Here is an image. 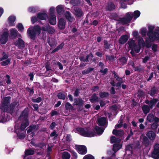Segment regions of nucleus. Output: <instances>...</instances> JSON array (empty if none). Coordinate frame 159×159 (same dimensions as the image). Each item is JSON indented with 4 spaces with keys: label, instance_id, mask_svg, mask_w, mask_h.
Masks as SVG:
<instances>
[{
    "label": "nucleus",
    "instance_id": "obj_1",
    "mask_svg": "<svg viewBox=\"0 0 159 159\" xmlns=\"http://www.w3.org/2000/svg\"><path fill=\"white\" fill-rule=\"evenodd\" d=\"M148 31L147 35L150 41L152 42L159 40V27H155L154 25H148Z\"/></svg>",
    "mask_w": 159,
    "mask_h": 159
},
{
    "label": "nucleus",
    "instance_id": "obj_2",
    "mask_svg": "<svg viewBox=\"0 0 159 159\" xmlns=\"http://www.w3.org/2000/svg\"><path fill=\"white\" fill-rule=\"evenodd\" d=\"M140 14V12L138 10L135 11L134 14L130 12L127 13L125 17L121 18H120L118 20L119 23L123 24H126L130 23L132 18L135 20L139 17Z\"/></svg>",
    "mask_w": 159,
    "mask_h": 159
},
{
    "label": "nucleus",
    "instance_id": "obj_3",
    "mask_svg": "<svg viewBox=\"0 0 159 159\" xmlns=\"http://www.w3.org/2000/svg\"><path fill=\"white\" fill-rule=\"evenodd\" d=\"M77 131L82 136L91 137L94 136L96 133L93 129H91L89 127L78 128L76 129Z\"/></svg>",
    "mask_w": 159,
    "mask_h": 159
},
{
    "label": "nucleus",
    "instance_id": "obj_4",
    "mask_svg": "<svg viewBox=\"0 0 159 159\" xmlns=\"http://www.w3.org/2000/svg\"><path fill=\"white\" fill-rule=\"evenodd\" d=\"M138 39V44H135L134 40H131L128 41L129 47L130 48H134V50L136 53L139 52L141 47L144 46L145 42L143 39L140 37Z\"/></svg>",
    "mask_w": 159,
    "mask_h": 159
},
{
    "label": "nucleus",
    "instance_id": "obj_5",
    "mask_svg": "<svg viewBox=\"0 0 159 159\" xmlns=\"http://www.w3.org/2000/svg\"><path fill=\"white\" fill-rule=\"evenodd\" d=\"M41 29L38 25L30 27L27 30L28 34L30 37L34 39L37 35H38L41 32Z\"/></svg>",
    "mask_w": 159,
    "mask_h": 159
},
{
    "label": "nucleus",
    "instance_id": "obj_6",
    "mask_svg": "<svg viewBox=\"0 0 159 159\" xmlns=\"http://www.w3.org/2000/svg\"><path fill=\"white\" fill-rule=\"evenodd\" d=\"M11 97L10 96L5 97L0 104V109L3 112H5L8 109V106L11 102Z\"/></svg>",
    "mask_w": 159,
    "mask_h": 159
},
{
    "label": "nucleus",
    "instance_id": "obj_7",
    "mask_svg": "<svg viewBox=\"0 0 159 159\" xmlns=\"http://www.w3.org/2000/svg\"><path fill=\"white\" fill-rule=\"evenodd\" d=\"M84 103V101L82 98H75L73 105L78 106V110L80 111L83 110V108H82V107L83 106Z\"/></svg>",
    "mask_w": 159,
    "mask_h": 159
},
{
    "label": "nucleus",
    "instance_id": "obj_8",
    "mask_svg": "<svg viewBox=\"0 0 159 159\" xmlns=\"http://www.w3.org/2000/svg\"><path fill=\"white\" fill-rule=\"evenodd\" d=\"M152 157L155 159H159V144H155L154 150L151 154Z\"/></svg>",
    "mask_w": 159,
    "mask_h": 159
},
{
    "label": "nucleus",
    "instance_id": "obj_9",
    "mask_svg": "<svg viewBox=\"0 0 159 159\" xmlns=\"http://www.w3.org/2000/svg\"><path fill=\"white\" fill-rule=\"evenodd\" d=\"M75 147L78 152L80 154L84 155L87 152V148L85 145H76Z\"/></svg>",
    "mask_w": 159,
    "mask_h": 159
},
{
    "label": "nucleus",
    "instance_id": "obj_10",
    "mask_svg": "<svg viewBox=\"0 0 159 159\" xmlns=\"http://www.w3.org/2000/svg\"><path fill=\"white\" fill-rule=\"evenodd\" d=\"M4 32L0 38L1 42L2 44L6 43L7 40L8 36V31L7 29H5L3 30Z\"/></svg>",
    "mask_w": 159,
    "mask_h": 159
},
{
    "label": "nucleus",
    "instance_id": "obj_11",
    "mask_svg": "<svg viewBox=\"0 0 159 159\" xmlns=\"http://www.w3.org/2000/svg\"><path fill=\"white\" fill-rule=\"evenodd\" d=\"M19 104L18 102L16 101H14L12 102L10 105L9 107L8 106V109L7 111H6L7 113L12 114L14 113V109L16 106H19Z\"/></svg>",
    "mask_w": 159,
    "mask_h": 159
},
{
    "label": "nucleus",
    "instance_id": "obj_12",
    "mask_svg": "<svg viewBox=\"0 0 159 159\" xmlns=\"http://www.w3.org/2000/svg\"><path fill=\"white\" fill-rule=\"evenodd\" d=\"M28 109L27 107H26L22 112L20 116L19 117V119L20 120H21L23 119H28Z\"/></svg>",
    "mask_w": 159,
    "mask_h": 159
},
{
    "label": "nucleus",
    "instance_id": "obj_13",
    "mask_svg": "<svg viewBox=\"0 0 159 159\" xmlns=\"http://www.w3.org/2000/svg\"><path fill=\"white\" fill-rule=\"evenodd\" d=\"M73 12L77 17H80L84 15L81 9L78 7H73Z\"/></svg>",
    "mask_w": 159,
    "mask_h": 159
},
{
    "label": "nucleus",
    "instance_id": "obj_14",
    "mask_svg": "<svg viewBox=\"0 0 159 159\" xmlns=\"http://www.w3.org/2000/svg\"><path fill=\"white\" fill-rule=\"evenodd\" d=\"M107 123V119L104 117H102L98 120L97 124L100 126H104Z\"/></svg>",
    "mask_w": 159,
    "mask_h": 159
},
{
    "label": "nucleus",
    "instance_id": "obj_15",
    "mask_svg": "<svg viewBox=\"0 0 159 159\" xmlns=\"http://www.w3.org/2000/svg\"><path fill=\"white\" fill-rule=\"evenodd\" d=\"M66 24V20L63 18L60 19L58 22V26L59 29L63 30L65 27Z\"/></svg>",
    "mask_w": 159,
    "mask_h": 159
},
{
    "label": "nucleus",
    "instance_id": "obj_16",
    "mask_svg": "<svg viewBox=\"0 0 159 159\" xmlns=\"http://www.w3.org/2000/svg\"><path fill=\"white\" fill-rule=\"evenodd\" d=\"M41 30L43 31H48V33L51 34H52L55 31L54 28L50 27L48 25L46 26L42 27Z\"/></svg>",
    "mask_w": 159,
    "mask_h": 159
},
{
    "label": "nucleus",
    "instance_id": "obj_17",
    "mask_svg": "<svg viewBox=\"0 0 159 159\" xmlns=\"http://www.w3.org/2000/svg\"><path fill=\"white\" fill-rule=\"evenodd\" d=\"M112 134L116 136H118L119 137H121L124 134V131L122 129L117 130L114 129L113 130Z\"/></svg>",
    "mask_w": 159,
    "mask_h": 159
},
{
    "label": "nucleus",
    "instance_id": "obj_18",
    "mask_svg": "<svg viewBox=\"0 0 159 159\" xmlns=\"http://www.w3.org/2000/svg\"><path fill=\"white\" fill-rule=\"evenodd\" d=\"M89 101L92 103L98 102L99 100V98L97 96L95 93L92 94L91 98H89Z\"/></svg>",
    "mask_w": 159,
    "mask_h": 159
},
{
    "label": "nucleus",
    "instance_id": "obj_19",
    "mask_svg": "<svg viewBox=\"0 0 159 159\" xmlns=\"http://www.w3.org/2000/svg\"><path fill=\"white\" fill-rule=\"evenodd\" d=\"M15 45L17 46L19 48H21L24 46V42L23 40L20 38H19L17 41L15 42Z\"/></svg>",
    "mask_w": 159,
    "mask_h": 159
},
{
    "label": "nucleus",
    "instance_id": "obj_20",
    "mask_svg": "<svg viewBox=\"0 0 159 159\" xmlns=\"http://www.w3.org/2000/svg\"><path fill=\"white\" fill-rule=\"evenodd\" d=\"M128 37L126 35H124L121 36L119 40V42L121 44H124L127 41Z\"/></svg>",
    "mask_w": 159,
    "mask_h": 159
},
{
    "label": "nucleus",
    "instance_id": "obj_21",
    "mask_svg": "<svg viewBox=\"0 0 159 159\" xmlns=\"http://www.w3.org/2000/svg\"><path fill=\"white\" fill-rule=\"evenodd\" d=\"M146 135L150 140H153L155 139L156 134L153 131H150L148 132Z\"/></svg>",
    "mask_w": 159,
    "mask_h": 159
},
{
    "label": "nucleus",
    "instance_id": "obj_22",
    "mask_svg": "<svg viewBox=\"0 0 159 159\" xmlns=\"http://www.w3.org/2000/svg\"><path fill=\"white\" fill-rule=\"evenodd\" d=\"M49 20V23L52 25H54L56 24V18L55 15L50 16Z\"/></svg>",
    "mask_w": 159,
    "mask_h": 159
},
{
    "label": "nucleus",
    "instance_id": "obj_23",
    "mask_svg": "<svg viewBox=\"0 0 159 159\" xmlns=\"http://www.w3.org/2000/svg\"><path fill=\"white\" fill-rule=\"evenodd\" d=\"M34 150L31 148H28L25 149V156L26 157L29 155H32L34 154Z\"/></svg>",
    "mask_w": 159,
    "mask_h": 159
},
{
    "label": "nucleus",
    "instance_id": "obj_24",
    "mask_svg": "<svg viewBox=\"0 0 159 159\" xmlns=\"http://www.w3.org/2000/svg\"><path fill=\"white\" fill-rule=\"evenodd\" d=\"M142 143L145 147H148L150 144V141L148 138L144 136L142 139Z\"/></svg>",
    "mask_w": 159,
    "mask_h": 159
},
{
    "label": "nucleus",
    "instance_id": "obj_25",
    "mask_svg": "<svg viewBox=\"0 0 159 159\" xmlns=\"http://www.w3.org/2000/svg\"><path fill=\"white\" fill-rule=\"evenodd\" d=\"M66 19L70 22H72L74 20V18L71 16V14L69 12L66 11L65 13Z\"/></svg>",
    "mask_w": 159,
    "mask_h": 159
},
{
    "label": "nucleus",
    "instance_id": "obj_26",
    "mask_svg": "<svg viewBox=\"0 0 159 159\" xmlns=\"http://www.w3.org/2000/svg\"><path fill=\"white\" fill-rule=\"evenodd\" d=\"M150 107L147 105L144 104L142 107V111L144 114H147L150 111Z\"/></svg>",
    "mask_w": 159,
    "mask_h": 159
},
{
    "label": "nucleus",
    "instance_id": "obj_27",
    "mask_svg": "<svg viewBox=\"0 0 159 159\" xmlns=\"http://www.w3.org/2000/svg\"><path fill=\"white\" fill-rule=\"evenodd\" d=\"M16 20V17L13 16H10L8 18V21L9 25L11 26L15 25L14 22Z\"/></svg>",
    "mask_w": 159,
    "mask_h": 159
},
{
    "label": "nucleus",
    "instance_id": "obj_28",
    "mask_svg": "<svg viewBox=\"0 0 159 159\" xmlns=\"http://www.w3.org/2000/svg\"><path fill=\"white\" fill-rule=\"evenodd\" d=\"M47 17L48 15L47 14L44 13H40L37 15L38 18L41 20H46Z\"/></svg>",
    "mask_w": 159,
    "mask_h": 159
},
{
    "label": "nucleus",
    "instance_id": "obj_29",
    "mask_svg": "<svg viewBox=\"0 0 159 159\" xmlns=\"http://www.w3.org/2000/svg\"><path fill=\"white\" fill-rule=\"evenodd\" d=\"M158 101V99L157 98H153L150 101L149 106L151 109L153 108V106L156 105Z\"/></svg>",
    "mask_w": 159,
    "mask_h": 159
},
{
    "label": "nucleus",
    "instance_id": "obj_30",
    "mask_svg": "<svg viewBox=\"0 0 159 159\" xmlns=\"http://www.w3.org/2000/svg\"><path fill=\"white\" fill-rule=\"evenodd\" d=\"M64 6L62 5H60L57 7V13L59 14H61L64 10Z\"/></svg>",
    "mask_w": 159,
    "mask_h": 159
},
{
    "label": "nucleus",
    "instance_id": "obj_31",
    "mask_svg": "<svg viewBox=\"0 0 159 159\" xmlns=\"http://www.w3.org/2000/svg\"><path fill=\"white\" fill-rule=\"evenodd\" d=\"M115 8V6L114 4L111 3L110 2L108 4L106 7V9L109 11H111L114 9Z\"/></svg>",
    "mask_w": 159,
    "mask_h": 159
},
{
    "label": "nucleus",
    "instance_id": "obj_32",
    "mask_svg": "<svg viewBox=\"0 0 159 159\" xmlns=\"http://www.w3.org/2000/svg\"><path fill=\"white\" fill-rule=\"evenodd\" d=\"M33 146L35 147H38L40 149H43L46 145L44 143L40 142L36 144H33Z\"/></svg>",
    "mask_w": 159,
    "mask_h": 159
},
{
    "label": "nucleus",
    "instance_id": "obj_33",
    "mask_svg": "<svg viewBox=\"0 0 159 159\" xmlns=\"http://www.w3.org/2000/svg\"><path fill=\"white\" fill-rule=\"evenodd\" d=\"M57 96L58 98L60 99L64 100L66 97L65 94L62 92H59L57 94Z\"/></svg>",
    "mask_w": 159,
    "mask_h": 159
},
{
    "label": "nucleus",
    "instance_id": "obj_34",
    "mask_svg": "<svg viewBox=\"0 0 159 159\" xmlns=\"http://www.w3.org/2000/svg\"><path fill=\"white\" fill-rule=\"evenodd\" d=\"M157 91L156 88L155 87L152 88L151 90L148 92V94L150 95L151 96L153 97L156 93Z\"/></svg>",
    "mask_w": 159,
    "mask_h": 159
},
{
    "label": "nucleus",
    "instance_id": "obj_35",
    "mask_svg": "<svg viewBox=\"0 0 159 159\" xmlns=\"http://www.w3.org/2000/svg\"><path fill=\"white\" fill-rule=\"evenodd\" d=\"M95 129L97 132V134L99 135L101 134L104 131V130L102 128L97 126H95Z\"/></svg>",
    "mask_w": 159,
    "mask_h": 159
},
{
    "label": "nucleus",
    "instance_id": "obj_36",
    "mask_svg": "<svg viewBox=\"0 0 159 159\" xmlns=\"http://www.w3.org/2000/svg\"><path fill=\"white\" fill-rule=\"evenodd\" d=\"M99 95L101 98H103L108 97L109 95V94L108 92H101L99 93Z\"/></svg>",
    "mask_w": 159,
    "mask_h": 159
},
{
    "label": "nucleus",
    "instance_id": "obj_37",
    "mask_svg": "<svg viewBox=\"0 0 159 159\" xmlns=\"http://www.w3.org/2000/svg\"><path fill=\"white\" fill-rule=\"evenodd\" d=\"M70 154L68 152H64L62 153V159H70Z\"/></svg>",
    "mask_w": 159,
    "mask_h": 159
},
{
    "label": "nucleus",
    "instance_id": "obj_38",
    "mask_svg": "<svg viewBox=\"0 0 159 159\" xmlns=\"http://www.w3.org/2000/svg\"><path fill=\"white\" fill-rule=\"evenodd\" d=\"M127 61V60L125 57H122L119 59L118 62L119 64H120L122 65H123L126 63Z\"/></svg>",
    "mask_w": 159,
    "mask_h": 159
},
{
    "label": "nucleus",
    "instance_id": "obj_39",
    "mask_svg": "<svg viewBox=\"0 0 159 159\" xmlns=\"http://www.w3.org/2000/svg\"><path fill=\"white\" fill-rule=\"evenodd\" d=\"M154 116L153 114L150 113L147 116V119L149 122H152L154 121Z\"/></svg>",
    "mask_w": 159,
    "mask_h": 159
},
{
    "label": "nucleus",
    "instance_id": "obj_40",
    "mask_svg": "<svg viewBox=\"0 0 159 159\" xmlns=\"http://www.w3.org/2000/svg\"><path fill=\"white\" fill-rule=\"evenodd\" d=\"M110 141L112 143H117L118 141L119 142L120 140L115 136H112L111 137Z\"/></svg>",
    "mask_w": 159,
    "mask_h": 159
},
{
    "label": "nucleus",
    "instance_id": "obj_41",
    "mask_svg": "<svg viewBox=\"0 0 159 159\" xmlns=\"http://www.w3.org/2000/svg\"><path fill=\"white\" fill-rule=\"evenodd\" d=\"M65 107L66 110H68L69 109L73 110V107L72 105L69 102H67L66 103Z\"/></svg>",
    "mask_w": 159,
    "mask_h": 159
},
{
    "label": "nucleus",
    "instance_id": "obj_42",
    "mask_svg": "<svg viewBox=\"0 0 159 159\" xmlns=\"http://www.w3.org/2000/svg\"><path fill=\"white\" fill-rule=\"evenodd\" d=\"M145 95L144 92L142 90L139 89L138 91V94L137 96L139 98L143 97Z\"/></svg>",
    "mask_w": 159,
    "mask_h": 159
},
{
    "label": "nucleus",
    "instance_id": "obj_43",
    "mask_svg": "<svg viewBox=\"0 0 159 159\" xmlns=\"http://www.w3.org/2000/svg\"><path fill=\"white\" fill-rule=\"evenodd\" d=\"M11 61L10 59H7L5 61L2 62L0 63L2 66H5L9 64Z\"/></svg>",
    "mask_w": 159,
    "mask_h": 159
},
{
    "label": "nucleus",
    "instance_id": "obj_44",
    "mask_svg": "<svg viewBox=\"0 0 159 159\" xmlns=\"http://www.w3.org/2000/svg\"><path fill=\"white\" fill-rule=\"evenodd\" d=\"M38 10V8L37 7H30L28 9V11L32 13H34Z\"/></svg>",
    "mask_w": 159,
    "mask_h": 159
},
{
    "label": "nucleus",
    "instance_id": "obj_45",
    "mask_svg": "<svg viewBox=\"0 0 159 159\" xmlns=\"http://www.w3.org/2000/svg\"><path fill=\"white\" fill-rule=\"evenodd\" d=\"M106 59L109 61L110 62H111L115 61L116 59L114 56L108 55L106 56Z\"/></svg>",
    "mask_w": 159,
    "mask_h": 159
},
{
    "label": "nucleus",
    "instance_id": "obj_46",
    "mask_svg": "<svg viewBox=\"0 0 159 159\" xmlns=\"http://www.w3.org/2000/svg\"><path fill=\"white\" fill-rule=\"evenodd\" d=\"M93 70V68L89 67L88 68L87 70H84L82 72V74L84 75H85L89 73L90 72H91Z\"/></svg>",
    "mask_w": 159,
    "mask_h": 159
},
{
    "label": "nucleus",
    "instance_id": "obj_47",
    "mask_svg": "<svg viewBox=\"0 0 159 159\" xmlns=\"http://www.w3.org/2000/svg\"><path fill=\"white\" fill-rule=\"evenodd\" d=\"M36 125H30L29 127V129L27 130V133L31 132L33 130L35 129L36 128Z\"/></svg>",
    "mask_w": 159,
    "mask_h": 159
},
{
    "label": "nucleus",
    "instance_id": "obj_48",
    "mask_svg": "<svg viewBox=\"0 0 159 159\" xmlns=\"http://www.w3.org/2000/svg\"><path fill=\"white\" fill-rule=\"evenodd\" d=\"M129 65H130L132 66V67L134 68V70L135 71L136 70H139V71H140V69H139L138 67H135L134 66V62L132 61H131L129 62Z\"/></svg>",
    "mask_w": 159,
    "mask_h": 159
},
{
    "label": "nucleus",
    "instance_id": "obj_49",
    "mask_svg": "<svg viewBox=\"0 0 159 159\" xmlns=\"http://www.w3.org/2000/svg\"><path fill=\"white\" fill-rule=\"evenodd\" d=\"M10 33L12 36H15L17 35V31L15 29H12L10 30Z\"/></svg>",
    "mask_w": 159,
    "mask_h": 159
},
{
    "label": "nucleus",
    "instance_id": "obj_50",
    "mask_svg": "<svg viewBox=\"0 0 159 159\" xmlns=\"http://www.w3.org/2000/svg\"><path fill=\"white\" fill-rule=\"evenodd\" d=\"M2 57H0V61L4 60L7 59L8 57V55L4 52L2 53Z\"/></svg>",
    "mask_w": 159,
    "mask_h": 159
},
{
    "label": "nucleus",
    "instance_id": "obj_51",
    "mask_svg": "<svg viewBox=\"0 0 159 159\" xmlns=\"http://www.w3.org/2000/svg\"><path fill=\"white\" fill-rule=\"evenodd\" d=\"M17 136L20 139H23L25 137L24 134L23 133H21L18 131L16 133Z\"/></svg>",
    "mask_w": 159,
    "mask_h": 159
},
{
    "label": "nucleus",
    "instance_id": "obj_52",
    "mask_svg": "<svg viewBox=\"0 0 159 159\" xmlns=\"http://www.w3.org/2000/svg\"><path fill=\"white\" fill-rule=\"evenodd\" d=\"M23 120L22 121L21 124L26 126V127H27L29 125L28 119H23Z\"/></svg>",
    "mask_w": 159,
    "mask_h": 159
},
{
    "label": "nucleus",
    "instance_id": "obj_53",
    "mask_svg": "<svg viewBox=\"0 0 159 159\" xmlns=\"http://www.w3.org/2000/svg\"><path fill=\"white\" fill-rule=\"evenodd\" d=\"M158 125L157 123L154 122L151 125V128L153 130H155L157 129Z\"/></svg>",
    "mask_w": 159,
    "mask_h": 159
},
{
    "label": "nucleus",
    "instance_id": "obj_54",
    "mask_svg": "<svg viewBox=\"0 0 159 159\" xmlns=\"http://www.w3.org/2000/svg\"><path fill=\"white\" fill-rule=\"evenodd\" d=\"M16 27L18 30L20 31H22L24 29V27L22 24L21 23H19L17 25Z\"/></svg>",
    "mask_w": 159,
    "mask_h": 159
},
{
    "label": "nucleus",
    "instance_id": "obj_55",
    "mask_svg": "<svg viewBox=\"0 0 159 159\" xmlns=\"http://www.w3.org/2000/svg\"><path fill=\"white\" fill-rule=\"evenodd\" d=\"M141 33L143 36H145L146 35L147 29L146 28H143L141 30Z\"/></svg>",
    "mask_w": 159,
    "mask_h": 159
},
{
    "label": "nucleus",
    "instance_id": "obj_56",
    "mask_svg": "<svg viewBox=\"0 0 159 159\" xmlns=\"http://www.w3.org/2000/svg\"><path fill=\"white\" fill-rule=\"evenodd\" d=\"M42 98L40 97H39L36 99H32V101L34 102L39 103L41 101Z\"/></svg>",
    "mask_w": 159,
    "mask_h": 159
},
{
    "label": "nucleus",
    "instance_id": "obj_57",
    "mask_svg": "<svg viewBox=\"0 0 159 159\" xmlns=\"http://www.w3.org/2000/svg\"><path fill=\"white\" fill-rule=\"evenodd\" d=\"M27 90H28V92L29 93V95L30 96H31L34 93V90L33 88L30 89L28 88L27 89Z\"/></svg>",
    "mask_w": 159,
    "mask_h": 159
},
{
    "label": "nucleus",
    "instance_id": "obj_58",
    "mask_svg": "<svg viewBox=\"0 0 159 159\" xmlns=\"http://www.w3.org/2000/svg\"><path fill=\"white\" fill-rule=\"evenodd\" d=\"M152 49L154 52H156L157 50V45L156 44H153L152 47Z\"/></svg>",
    "mask_w": 159,
    "mask_h": 159
},
{
    "label": "nucleus",
    "instance_id": "obj_59",
    "mask_svg": "<svg viewBox=\"0 0 159 159\" xmlns=\"http://www.w3.org/2000/svg\"><path fill=\"white\" fill-rule=\"evenodd\" d=\"M125 149L127 151H131L132 149V144H129L126 146Z\"/></svg>",
    "mask_w": 159,
    "mask_h": 159
},
{
    "label": "nucleus",
    "instance_id": "obj_60",
    "mask_svg": "<svg viewBox=\"0 0 159 159\" xmlns=\"http://www.w3.org/2000/svg\"><path fill=\"white\" fill-rule=\"evenodd\" d=\"M58 135V134L56 133V131L55 130H54L50 134V136L51 137L54 136L55 138L57 137Z\"/></svg>",
    "mask_w": 159,
    "mask_h": 159
},
{
    "label": "nucleus",
    "instance_id": "obj_61",
    "mask_svg": "<svg viewBox=\"0 0 159 159\" xmlns=\"http://www.w3.org/2000/svg\"><path fill=\"white\" fill-rule=\"evenodd\" d=\"M134 134L132 130H130V133L129 134L125 139L126 141L128 140Z\"/></svg>",
    "mask_w": 159,
    "mask_h": 159
},
{
    "label": "nucleus",
    "instance_id": "obj_62",
    "mask_svg": "<svg viewBox=\"0 0 159 159\" xmlns=\"http://www.w3.org/2000/svg\"><path fill=\"white\" fill-rule=\"evenodd\" d=\"M55 11V9L53 7H51L49 9L50 16H51L54 15V12Z\"/></svg>",
    "mask_w": 159,
    "mask_h": 159
},
{
    "label": "nucleus",
    "instance_id": "obj_63",
    "mask_svg": "<svg viewBox=\"0 0 159 159\" xmlns=\"http://www.w3.org/2000/svg\"><path fill=\"white\" fill-rule=\"evenodd\" d=\"M110 108L112 110L116 111L118 109V107L116 105H113L110 107Z\"/></svg>",
    "mask_w": 159,
    "mask_h": 159
},
{
    "label": "nucleus",
    "instance_id": "obj_64",
    "mask_svg": "<svg viewBox=\"0 0 159 159\" xmlns=\"http://www.w3.org/2000/svg\"><path fill=\"white\" fill-rule=\"evenodd\" d=\"M133 35L134 37L135 38H139L140 37L139 36V34L138 32L136 31L133 32Z\"/></svg>",
    "mask_w": 159,
    "mask_h": 159
}]
</instances>
